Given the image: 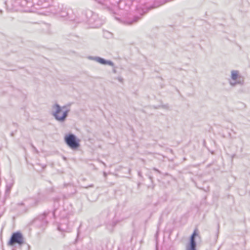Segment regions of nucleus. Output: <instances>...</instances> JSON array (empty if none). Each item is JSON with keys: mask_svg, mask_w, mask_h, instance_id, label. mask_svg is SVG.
<instances>
[{"mask_svg": "<svg viewBox=\"0 0 250 250\" xmlns=\"http://www.w3.org/2000/svg\"><path fill=\"white\" fill-rule=\"evenodd\" d=\"M154 108H158V107L154 106Z\"/></svg>", "mask_w": 250, "mask_h": 250, "instance_id": "36", "label": "nucleus"}, {"mask_svg": "<svg viewBox=\"0 0 250 250\" xmlns=\"http://www.w3.org/2000/svg\"><path fill=\"white\" fill-rule=\"evenodd\" d=\"M187 245L197 246L195 238L190 237L189 242L187 244Z\"/></svg>", "mask_w": 250, "mask_h": 250, "instance_id": "12", "label": "nucleus"}, {"mask_svg": "<svg viewBox=\"0 0 250 250\" xmlns=\"http://www.w3.org/2000/svg\"><path fill=\"white\" fill-rule=\"evenodd\" d=\"M159 107H162V108L167 109V108H168L169 106H168V104H162L161 105H159Z\"/></svg>", "mask_w": 250, "mask_h": 250, "instance_id": "19", "label": "nucleus"}, {"mask_svg": "<svg viewBox=\"0 0 250 250\" xmlns=\"http://www.w3.org/2000/svg\"><path fill=\"white\" fill-rule=\"evenodd\" d=\"M140 4H141V5H143V3H142L141 1H140Z\"/></svg>", "mask_w": 250, "mask_h": 250, "instance_id": "35", "label": "nucleus"}, {"mask_svg": "<svg viewBox=\"0 0 250 250\" xmlns=\"http://www.w3.org/2000/svg\"><path fill=\"white\" fill-rule=\"evenodd\" d=\"M50 213L49 211H44L42 214L39 215L33 220V224L40 228L43 229L48 224L46 217Z\"/></svg>", "mask_w": 250, "mask_h": 250, "instance_id": "5", "label": "nucleus"}, {"mask_svg": "<svg viewBox=\"0 0 250 250\" xmlns=\"http://www.w3.org/2000/svg\"><path fill=\"white\" fill-rule=\"evenodd\" d=\"M23 239V235L20 231L13 232L8 242V245L12 246L15 244H17L19 246H21L24 243Z\"/></svg>", "mask_w": 250, "mask_h": 250, "instance_id": "6", "label": "nucleus"}, {"mask_svg": "<svg viewBox=\"0 0 250 250\" xmlns=\"http://www.w3.org/2000/svg\"><path fill=\"white\" fill-rule=\"evenodd\" d=\"M85 22L93 28H98L102 25V21L97 14L87 9L82 12L81 15L77 16L76 23Z\"/></svg>", "mask_w": 250, "mask_h": 250, "instance_id": "1", "label": "nucleus"}, {"mask_svg": "<svg viewBox=\"0 0 250 250\" xmlns=\"http://www.w3.org/2000/svg\"><path fill=\"white\" fill-rule=\"evenodd\" d=\"M93 187V185L92 184L89 186V187Z\"/></svg>", "mask_w": 250, "mask_h": 250, "instance_id": "31", "label": "nucleus"}, {"mask_svg": "<svg viewBox=\"0 0 250 250\" xmlns=\"http://www.w3.org/2000/svg\"><path fill=\"white\" fill-rule=\"evenodd\" d=\"M152 169H153V170H154V171H155L157 172H158V173H159V174H161V171H160L158 169H157V168H156V167H153V168H152Z\"/></svg>", "mask_w": 250, "mask_h": 250, "instance_id": "20", "label": "nucleus"}, {"mask_svg": "<svg viewBox=\"0 0 250 250\" xmlns=\"http://www.w3.org/2000/svg\"><path fill=\"white\" fill-rule=\"evenodd\" d=\"M59 230V231H62V229L61 228V227L60 226H58V228H57Z\"/></svg>", "mask_w": 250, "mask_h": 250, "instance_id": "26", "label": "nucleus"}, {"mask_svg": "<svg viewBox=\"0 0 250 250\" xmlns=\"http://www.w3.org/2000/svg\"><path fill=\"white\" fill-rule=\"evenodd\" d=\"M113 72L114 73H116V70L115 69V68L113 69Z\"/></svg>", "mask_w": 250, "mask_h": 250, "instance_id": "27", "label": "nucleus"}, {"mask_svg": "<svg viewBox=\"0 0 250 250\" xmlns=\"http://www.w3.org/2000/svg\"><path fill=\"white\" fill-rule=\"evenodd\" d=\"M5 5H6V6H8V5H7V1H5Z\"/></svg>", "mask_w": 250, "mask_h": 250, "instance_id": "30", "label": "nucleus"}, {"mask_svg": "<svg viewBox=\"0 0 250 250\" xmlns=\"http://www.w3.org/2000/svg\"><path fill=\"white\" fill-rule=\"evenodd\" d=\"M0 12L2 13V10H0Z\"/></svg>", "mask_w": 250, "mask_h": 250, "instance_id": "37", "label": "nucleus"}, {"mask_svg": "<svg viewBox=\"0 0 250 250\" xmlns=\"http://www.w3.org/2000/svg\"><path fill=\"white\" fill-rule=\"evenodd\" d=\"M166 0H155L153 3L150 5H145L143 7H141L140 5L137 6V9L139 11L140 9L141 10L140 13V16H143L144 14L147 12L149 10L153 8H158L161 5L167 3Z\"/></svg>", "mask_w": 250, "mask_h": 250, "instance_id": "4", "label": "nucleus"}, {"mask_svg": "<svg viewBox=\"0 0 250 250\" xmlns=\"http://www.w3.org/2000/svg\"><path fill=\"white\" fill-rule=\"evenodd\" d=\"M88 59L90 60L95 61L100 64L103 65H108L111 66H114V63L110 60H107L103 58L98 56H89Z\"/></svg>", "mask_w": 250, "mask_h": 250, "instance_id": "9", "label": "nucleus"}, {"mask_svg": "<svg viewBox=\"0 0 250 250\" xmlns=\"http://www.w3.org/2000/svg\"><path fill=\"white\" fill-rule=\"evenodd\" d=\"M238 77V71L232 70L231 72V78L233 80H236Z\"/></svg>", "mask_w": 250, "mask_h": 250, "instance_id": "11", "label": "nucleus"}, {"mask_svg": "<svg viewBox=\"0 0 250 250\" xmlns=\"http://www.w3.org/2000/svg\"><path fill=\"white\" fill-rule=\"evenodd\" d=\"M88 59L90 60L95 61L100 64L103 65H108L111 66H114V63L110 60H107L103 58L98 56H89Z\"/></svg>", "mask_w": 250, "mask_h": 250, "instance_id": "8", "label": "nucleus"}, {"mask_svg": "<svg viewBox=\"0 0 250 250\" xmlns=\"http://www.w3.org/2000/svg\"><path fill=\"white\" fill-rule=\"evenodd\" d=\"M240 83V84L242 83L241 82L239 81H237L236 83H231L230 84L232 85H234L235 84V83Z\"/></svg>", "mask_w": 250, "mask_h": 250, "instance_id": "23", "label": "nucleus"}, {"mask_svg": "<svg viewBox=\"0 0 250 250\" xmlns=\"http://www.w3.org/2000/svg\"><path fill=\"white\" fill-rule=\"evenodd\" d=\"M96 2L98 3L99 4H100L101 5L103 6V8H104V6H105L104 4V0H94Z\"/></svg>", "mask_w": 250, "mask_h": 250, "instance_id": "16", "label": "nucleus"}, {"mask_svg": "<svg viewBox=\"0 0 250 250\" xmlns=\"http://www.w3.org/2000/svg\"><path fill=\"white\" fill-rule=\"evenodd\" d=\"M199 236L198 230L197 229H195L190 237L196 238V237Z\"/></svg>", "mask_w": 250, "mask_h": 250, "instance_id": "14", "label": "nucleus"}, {"mask_svg": "<svg viewBox=\"0 0 250 250\" xmlns=\"http://www.w3.org/2000/svg\"><path fill=\"white\" fill-rule=\"evenodd\" d=\"M140 185V183H139L138 184V186L139 187Z\"/></svg>", "mask_w": 250, "mask_h": 250, "instance_id": "33", "label": "nucleus"}, {"mask_svg": "<svg viewBox=\"0 0 250 250\" xmlns=\"http://www.w3.org/2000/svg\"><path fill=\"white\" fill-rule=\"evenodd\" d=\"M140 18V16H134L132 21L127 20L125 21V22L128 24H131L134 22H137Z\"/></svg>", "mask_w": 250, "mask_h": 250, "instance_id": "10", "label": "nucleus"}, {"mask_svg": "<svg viewBox=\"0 0 250 250\" xmlns=\"http://www.w3.org/2000/svg\"><path fill=\"white\" fill-rule=\"evenodd\" d=\"M81 227V224L80 225V226L79 227V228H78V229H77V237L79 236V235H80V228Z\"/></svg>", "mask_w": 250, "mask_h": 250, "instance_id": "22", "label": "nucleus"}, {"mask_svg": "<svg viewBox=\"0 0 250 250\" xmlns=\"http://www.w3.org/2000/svg\"><path fill=\"white\" fill-rule=\"evenodd\" d=\"M133 1H137L138 0H133Z\"/></svg>", "mask_w": 250, "mask_h": 250, "instance_id": "34", "label": "nucleus"}, {"mask_svg": "<svg viewBox=\"0 0 250 250\" xmlns=\"http://www.w3.org/2000/svg\"><path fill=\"white\" fill-rule=\"evenodd\" d=\"M138 175L140 177H141V178H142V179H143V175H142V172H141V171H139L138 172Z\"/></svg>", "mask_w": 250, "mask_h": 250, "instance_id": "21", "label": "nucleus"}, {"mask_svg": "<svg viewBox=\"0 0 250 250\" xmlns=\"http://www.w3.org/2000/svg\"><path fill=\"white\" fill-rule=\"evenodd\" d=\"M118 80H119L120 82H123V79L122 78H120H120H118Z\"/></svg>", "mask_w": 250, "mask_h": 250, "instance_id": "24", "label": "nucleus"}, {"mask_svg": "<svg viewBox=\"0 0 250 250\" xmlns=\"http://www.w3.org/2000/svg\"><path fill=\"white\" fill-rule=\"evenodd\" d=\"M148 178L150 179L151 182L152 183V186H148V188H151L152 189H153L154 188V185H153V177L152 176H150V175H148Z\"/></svg>", "mask_w": 250, "mask_h": 250, "instance_id": "18", "label": "nucleus"}, {"mask_svg": "<svg viewBox=\"0 0 250 250\" xmlns=\"http://www.w3.org/2000/svg\"><path fill=\"white\" fill-rule=\"evenodd\" d=\"M52 214L53 216L54 217H55V210H54V211L52 212Z\"/></svg>", "mask_w": 250, "mask_h": 250, "instance_id": "28", "label": "nucleus"}, {"mask_svg": "<svg viewBox=\"0 0 250 250\" xmlns=\"http://www.w3.org/2000/svg\"><path fill=\"white\" fill-rule=\"evenodd\" d=\"M12 186H13V184H7L6 186V192L10 191Z\"/></svg>", "mask_w": 250, "mask_h": 250, "instance_id": "17", "label": "nucleus"}, {"mask_svg": "<svg viewBox=\"0 0 250 250\" xmlns=\"http://www.w3.org/2000/svg\"><path fill=\"white\" fill-rule=\"evenodd\" d=\"M18 205H24V204L23 202H21V203H18Z\"/></svg>", "mask_w": 250, "mask_h": 250, "instance_id": "25", "label": "nucleus"}, {"mask_svg": "<svg viewBox=\"0 0 250 250\" xmlns=\"http://www.w3.org/2000/svg\"><path fill=\"white\" fill-rule=\"evenodd\" d=\"M32 147H33L35 149V150H36L37 152L38 151H37V149L35 148V147L33 145H32Z\"/></svg>", "mask_w": 250, "mask_h": 250, "instance_id": "29", "label": "nucleus"}, {"mask_svg": "<svg viewBox=\"0 0 250 250\" xmlns=\"http://www.w3.org/2000/svg\"><path fill=\"white\" fill-rule=\"evenodd\" d=\"M59 14L61 17H66L68 20L76 23L77 15L72 9L62 8L60 10Z\"/></svg>", "mask_w": 250, "mask_h": 250, "instance_id": "7", "label": "nucleus"}, {"mask_svg": "<svg viewBox=\"0 0 250 250\" xmlns=\"http://www.w3.org/2000/svg\"><path fill=\"white\" fill-rule=\"evenodd\" d=\"M116 225V223L115 222H112L110 224H108L106 225V228L109 231H111L113 230V227Z\"/></svg>", "mask_w": 250, "mask_h": 250, "instance_id": "13", "label": "nucleus"}, {"mask_svg": "<svg viewBox=\"0 0 250 250\" xmlns=\"http://www.w3.org/2000/svg\"><path fill=\"white\" fill-rule=\"evenodd\" d=\"M186 250H197L196 246L187 245L186 246Z\"/></svg>", "mask_w": 250, "mask_h": 250, "instance_id": "15", "label": "nucleus"}, {"mask_svg": "<svg viewBox=\"0 0 250 250\" xmlns=\"http://www.w3.org/2000/svg\"><path fill=\"white\" fill-rule=\"evenodd\" d=\"M64 140L67 146L72 150L77 149L80 146V140L72 133L66 134Z\"/></svg>", "mask_w": 250, "mask_h": 250, "instance_id": "3", "label": "nucleus"}, {"mask_svg": "<svg viewBox=\"0 0 250 250\" xmlns=\"http://www.w3.org/2000/svg\"><path fill=\"white\" fill-rule=\"evenodd\" d=\"M104 176H106V173L105 172H104Z\"/></svg>", "mask_w": 250, "mask_h": 250, "instance_id": "32", "label": "nucleus"}, {"mask_svg": "<svg viewBox=\"0 0 250 250\" xmlns=\"http://www.w3.org/2000/svg\"><path fill=\"white\" fill-rule=\"evenodd\" d=\"M66 107L65 105L61 106L57 103L53 105L52 108L55 109V110L53 111L52 115L56 121L62 123L66 120L70 111L69 109L64 110Z\"/></svg>", "mask_w": 250, "mask_h": 250, "instance_id": "2", "label": "nucleus"}]
</instances>
